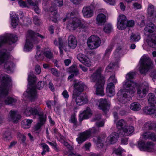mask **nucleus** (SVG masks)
Wrapping results in <instances>:
<instances>
[{"mask_svg": "<svg viewBox=\"0 0 156 156\" xmlns=\"http://www.w3.org/2000/svg\"><path fill=\"white\" fill-rule=\"evenodd\" d=\"M88 47L91 49H96L99 47L101 43V40L97 36L92 35L88 39L87 41Z\"/></svg>", "mask_w": 156, "mask_h": 156, "instance_id": "nucleus-11", "label": "nucleus"}, {"mask_svg": "<svg viewBox=\"0 0 156 156\" xmlns=\"http://www.w3.org/2000/svg\"><path fill=\"white\" fill-rule=\"evenodd\" d=\"M130 108L132 110L138 111L141 109V106L139 103L134 102L131 104L130 105Z\"/></svg>", "mask_w": 156, "mask_h": 156, "instance_id": "nucleus-35", "label": "nucleus"}, {"mask_svg": "<svg viewBox=\"0 0 156 156\" xmlns=\"http://www.w3.org/2000/svg\"><path fill=\"white\" fill-rule=\"evenodd\" d=\"M51 73L54 76H58L59 75V73L58 70L55 68H51L50 69Z\"/></svg>", "mask_w": 156, "mask_h": 156, "instance_id": "nucleus-50", "label": "nucleus"}, {"mask_svg": "<svg viewBox=\"0 0 156 156\" xmlns=\"http://www.w3.org/2000/svg\"><path fill=\"white\" fill-rule=\"evenodd\" d=\"M8 119L10 121L15 122L20 118V116L16 114V112L11 111L8 116Z\"/></svg>", "mask_w": 156, "mask_h": 156, "instance_id": "nucleus-25", "label": "nucleus"}, {"mask_svg": "<svg viewBox=\"0 0 156 156\" xmlns=\"http://www.w3.org/2000/svg\"><path fill=\"white\" fill-rule=\"evenodd\" d=\"M146 129H154L156 130V125L154 122L152 121H149L146 122L144 125Z\"/></svg>", "mask_w": 156, "mask_h": 156, "instance_id": "nucleus-34", "label": "nucleus"}, {"mask_svg": "<svg viewBox=\"0 0 156 156\" xmlns=\"http://www.w3.org/2000/svg\"><path fill=\"white\" fill-rule=\"evenodd\" d=\"M92 112L90 109L88 107L83 111L82 113H80L79 117L80 121H82L84 119H87L91 116Z\"/></svg>", "mask_w": 156, "mask_h": 156, "instance_id": "nucleus-22", "label": "nucleus"}, {"mask_svg": "<svg viewBox=\"0 0 156 156\" xmlns=\"http://www.w3.org/2000/svg\"><path fill=\"white\" fill-rule=\"evenodd\" d=\"M33 41H34V43H36L27 34V36L26 37V42L24 47V50L25 51H29L32 49L33 47Z\"/></svg>", "mask_w": 156, "mask_h": 156, "instance_id": "nucleus-19", "label": "nucleus"}, {"mask_svg": "<svg viewBox=\"0 0 156 156\" xmlns=\"http://www.w3.org/2000/svg\"><path fill=\"white\" fill-rule=\"evenodd\" d=\"M123 151H124V150H122L120 147L118 148L117 149L115 150L114 151V152L116 154L118 155L119 156H121V153Z\"/></svg>", "mask_w": 156, "mask_h": 156, "instance_id": "nucleus-64", "label": "nucleus"}, {"mask_svg": "<svg viewBox=\"0 0 156 156\" xmlns=\"http://www.w3.org/2000/svg\"><path fill=\"white\" fill-rule=\"evenodd\" d=\"M121 49L122 48L121 46L118 47L117 48L115 51L114 53V55L115 57L117 58H119L120 51L121 50Z\"/></svg>", "mask_w": 156, "mask_h": 156, "instance_id": "nucleus-49", "label": "nucleus"}, {"mask_svg": "<svg viewBox=\"0 0 156 156\" xmlns=\"http://www.w3.org/2000/svg\"><path fill=\"white\" fill-rule=\"evenodd\" d=\"M106 16L102 13L99 14L96 17V23L99 25H102L106 21Z\"/></svg>", "mask_w": 156, "mask_h": 156, "instance_id": "nucleus-23", "label": "nucleus"}, {"mask_svg": "<svg viewBox=\"0 0 156 156\" xmlns=\"http://www.w3.org/2000/svg\"><path fill=\"white\" fill-rule=\"evenodd\" d=\"M115 86L112 83H108L106 88V91L108 96L111 97L114 96L115 94Z\"/></svg>", "mask_w": 156, "mask_h": 156, "instance_id": "nucleus-24", "label": "nucleus"}, {"mask_svg": "<svg viewBox=\"0 0 156 156\" xmlns=\"http://www.w3.org/2000/svg\"><path fill=\"white\" fill-rule=\"evenodd\" d=\"M119 135L118 133H112L108 137L107 140L110 144H113L117 141Z\"/></svg>", "mask_w": 156, "mask_h": 156, "instance_id": "nucleus-28", "label": "nucleus"}, {"mask_svg": "<svg viewBox=\"0 0 156 156\" xmlns=\"http://www.w3.org/2000/svg\"><path fill=\"white\" fill-rule=\"evenodd\" d=\"M148 103L150 105L148 107H145L143 109L144 112L147 114H151L156 112V97L154 94L149 93L147 96Z\"/></svg>", "mask_w": 156, "mask_h": 156, "instance_id": "nucleus-7", "label": "nucleus"}, {"mask_svg": "<svg viewBox=\"0 0 156 156\" xmlns=\"http://www.w3.org/2000/svg\"><path fill=\"white\" fill-rule=\"evenodd\" d=\"M134 24V22L133 20H130L129 21H127L126 23V27H132L133 26Z\"/></svg>", "mask_w": 156, "mask_h": 156, "instance_id": "nucleus-62", "label": "nucleus"}, {"mask_svg": "<svg viewBox=\"0 0 156 156\" xmlns=\"http://www.w3.org/2000/svg\"><path fill=\"white\" fill-rule=\"evenodd\" d=\"M113 28L112 25L108 23L106 24L104 28V31L106 33H109L112 32Z\"/></svg>", "mask_w": 156, "mask_h": 156, "instance_id": "nucleus-42", "label": "nucleus"}, {"mask_svg": "<svg viewBox=\"0 0 156 156\" xmlns=\"http://www.w3.org/2000/svg\"><path fill=\"white\" fill-rule=\"evenodd\" d=\"M18 3L20 6L22 8L26 7H27L29 8L28 7V4H29V3L27 2V3L26 2H24L22 0H20L19 1Z\"/></svg>", "mask_w": 156, "mask_h": 156, "instance_id": "nucleus-55", "label": "nucleus"}, {"mask_svg": "<svg viewBox=\"0 0 156 156\" xmlns=\"http://www.w3.org/2000/svg\"><path fill=\"white\" fill-rule=\"evenodd\" d=\"M140 35L132 33L130 36V40L133 41H138L140 39Z\"/></svg>", "mask_w": 156, "mask_h": 156, "instance_id": "nucleus-43", "label": "nucleus"}, {"mask_svg": "<svg viewBox=\"0 0 156 156\" xmlns=\"http://www.w3.org/2000/svg\"><path fill=\"white\" fill-rule=\"evenodd\" d=\"M1 84L0 85V94L6 95L8 93L9 86L11 81L8 75L3 74L1 75Z\"/></svg>", "mask_w": 156, "mask_h": 156, "instance_id": "nucleus-8", "label": "nucleus"}, {"mask_svg": "<svg viewBox=\"0 0 156 156\" xmlns=\"http://www.w3.org/2000/svg\"><path fill=\"white\" fill-rule=\"evenodd\" d=\"M114 46V44L112 43L105 51V56L106 57V59L108 58V55L113 49Z\"/></svg>", "mask_w": 156, "mask_h": 156, "instance_id": "nucleus-41", "label": "nucleus"}, {"mask_svg": "<svg viewBox=\"0 0 156 156\" xmlns=\"http://www.w3.org/2000/svg\"><path fill=\"white\" fill-rule=\"evenodd\" d=\"M28 80L29 84L27 90L23 95L25 97L32 100L36 98L37 94L36 89L33 86L36 80V76L33 74H31L29 75Z\"/></svg>", "mask_w": 156, "mask_h": 156, "instance_id": "nucleus-5", "label": "nucleus"}, {"mask_svg": "<svg viewBox=\"0 0 156 156\" xmlns=\"http://www.w3.org/2000/svg\"><path fill=\"white\" fill-rule=\"evenodd\" d=\"M69 71L70 73H73L76 74L78 73V70L77 68L75 66H71L69 69Z\"/></svg>", "mask_w": 156, "mask_h": 156, "instance_id": "nucleus-51", "label": "nucleus"}, {"mask_svg": "<svg viewBox=\"0 0 156 156\" xmlns=\"http://www.w3.org/2000/svg\"><path fill=\"white\" fill-rule=\"evenodd\" d=\"M49 0H43V8L45 10H47V7L49 3Z\"/></svg>", "mask_w": 156, "mask_h": 156, "instance_id": "nucleus-61", "label": "nucleus"}, {"mask_svg": "<svg viewBox=\"0 0 156 156\" xmlns=\"http://www.w3.org/2000/svg\"><path fill=\"white\" fill-rule=\"evenodd\" d=\"M73 94H80L83 91L85 85L81 82H76L74 81L73 84Z\"/></svg>", "mask_w": 156, "mask_h": 156, "instance_id": "nucleus-13", "label": "nucleus"}, {"mask_svg": "<svg viewBox=\"0 0 156 156\" xmlns=\"http://www.w3.org/2000/svg\"><path fill=\"white\" fill-rule=\"evenodd\" d=\"M98 102L99 103L98 106L99 109H102L105 112L108 110L111 105V103L109 101L106 99H100Z\"/></svg>", "mask_w": 156, "mask_h": 156, "instance_id": "nucleus-17", "label": "nucleus"}, {"mask_svg": "<svg viewBox=\"0 0 156 156\" xmlns=\"http://www.w3.org/2000/svg\"><path fill=\"white\" fill-rule=\"evenodd\" d=\"M16 101V100L11 97H8L5 99V103L6 105L12 104Z\"/></svg>", "mask_w": 156, "mask_h": 156, "instance_id": "nucleus-44", "label": "nucleus"}, {"mask_svg": "<svg viewBox=\"0 0 156 156\" xmlns=\"http://www.w3.org/2000/svg\"><path fill=\"white\" fill-rule=\"evenodd\" d=\"M145 90L140 87H138L137 89V93L139 98H142L146 96L148 92Z\"/></svg>", "mask_w": 156, "mask_h": 156, "instance_id": "nucleus-33", "label": "nucleus"}, {"mask_svg": "<svg viewBox=\"0 0 156 156\" xmlns=\"http://www.w3.org/2000/svg\"><path fill=\"white\" fill-rule=\"evenodd\" d=\"M9 54L4 51H0V64L3 63L8 58Z\"/></svg>", "mask_w": 156, "mask_h": 156, "instance_id": "nucleus-37", "label": "nucleus"}, {"mask_svg": "<svg viewBox=\"0 0 156 156\" xmlns=\"http://www.w3.org/2000/svg\"><path fill=\"white\" fill-rule=\"evenodd\" d=\"M36 58L37 60L41 61L44 59V57L42 55H41L40 53H38L37 51H36Z\"/></svg>", "mask_w": 156, "mask_h": 156, "instance_id": "nucleus-58", "label": "nucleus"}, {"mask_svg": "<svg viewBox=\"0 0 156 156\" xmlns=\"http://www.w3.org/2000/svg\"><path fill=\"white\" fill-rule=\"evenodd\" d=\"M44 54L47 58L49 59H51L53 56V54L50 51H46L44 52Z\"/></svg>", "mask_w": 156, "mask_h": 156, "instance_id": "nucleus-47", "label": "nucleus"}, {"mask_svg": "<svg viewBox=\"0 0 156 156\" xmlns=\"http://www.w3.org/2000/svg\"><path fill=\"white\" fill-rule=\"evenodd\" d=\"M78 94H73V98L74 99L77 105H80L88 102L87 97L85 95L77 96Z\"/></svg>", "mask_w": 156, "mask_h": 156, "instance_id": "nucleus-14", "label": "nucleus"}, {"mask_svg": "<svg viewBox=\"0 0 156 156\" xmlns=\"http://www.w3.org/2000/svg\"><path fill=\"white\" fill-rule=\"evenodd\" d=\"M14 65L13 63L11 62H6L4 65L5 68L7 70L8 73L11 72L12 69Z\"/></svg>", "mask_w": 156, "mask_h": 156, "instance_id": "nucleus-39", "label": "nucleus"}, {"mask_svg": "<svg viewBox=\"0 0 156 156\" xmlns=\"http://www.w3.org/2000/svg\"><path fill=\"white\" fill-rule=\"evenodd\" d=\"M135 73L130 72L126 76V80L123 83L124 90H121L117 93V99L121 103L124 104L127 101L126 98L131 97L136 91V83L130 80L134 78Z\"/></svg>", "mask_w": 156, "mask_h": 156, "instance_id": "nucleus-1", "label": "nucleus"}, {"mask_svg": "<svg viewBox=\"0 0 156 156\" xmlns=\"http://www.w3.org/2000/svg\"><path fill=\"white\" fill-rule=\"evenodd\" d=\"M109 82H111V83H117V80L115 79V76L114 74L112 75L109 77L108 80Z\"/></svg>", "mask_w": 156, "mask_h": 156, "instance_id": "nucleus-60", "label": "nucleus"}, {"mask_svg": "<svg viewBox=\"0 0 156 156\" xmlns=\"http://www.w3.org/2000/svg\"><path fill=\"white\" fill-rule=\"evenodd\" d=\"M28 34L30 37V38L32 39L36 43H37L38 41H36L35 40L36 39V37H39L43 39L44 38V36L38 33L35 34L34 32L31 30H29L28 31Z\"/></svg>", "mask_w": 156, "mask_h": 156, "instance_id": "nucleus-30", "label": "nucleus"}, {"mask_svg": "<svg viewBox=\"0 0 156 156\" xmlns=\"http://www.w3.org/2000/svg\"><path fill=\"white\" fill-rule=\"evenodd\" d=\"M146 42L149 46L156 48V36L154 35L147 36Z\"/></svg>", "mask_w": 156, "mask_h": 156, "instance_id": "nucleus-21", "label": "nucleus"}, {"mask_svg": "<svg viewBox=\"0 0 156 156\" xmlns=\"http://www.w3.org/2000/svg\"><path fill=\"white\" fill-rule=\"evenodd\" d=\"M140 66L139 71L141 73H145L153 67L154 65L153 61L147 55H143L140 61Z\"/></svg>", "mask_w": 156, "mask_h": 156, "instance_id": "nucleus-6", "label": "nucleus"}, {"mask_svg": "<svg viewBox=\"0 0 156 156\" xmlns=\"http://www.w3.org/2000/svg\"><path fill=\"white\" fill-rule=\"evenodd\" d=\"M117 27L118 29L123 30L126 27V23L127 19L124 15H119L117 19Z\"/></svg>", "mask_w": 156, "mask_h": 156, "instance_id": "nucleus-15", "label": "nucleus"}, {"mask_svg": "<svg viewBox=\"0 0 156 156\" xmlns=\"http://www.w3.org/2000/svg\"><path fill=\"white\" fill-rule=\"evenodd\" d=\"M17 136L22 143H25L26 137L24 135L20 133H19L17 134Z\"/></svg>", "mask_w": 156, "mask_h": 156, "instance_id": "nucleus-52", "label": "nucleus"}, {"mask_svg": "<svg viewBox=\"0 0 156 156\" xmlns=\"http://www.w3.org/2000/svg\"><path fill=\"white\" fill-rule=\"evenodd\" d=\"M127 124L126 122L122 119L119 120L117 123V127L119 129H122V131L127 126Z\"/></svg>", "mask_w": 156, "mask_h": 156, "instance_id": "nucleus-36", "label": "nucleus"}, {"mask_svg": "<svg viewBox=\"0 0 156 156\" xmlns=\"http://www.w3.org/2000/svg\"><path fill=\"white\" fill-rule=\"evenodd\" d=\"M24 114L27 116H29L30 115H33L34 117L36 115H38L39 114L37 110L34 108H32L30 106H25L23 110Z\"/></svg>", "mask_w": 156, "mask_h": 156, "instance_id": "nucleus-16", "label": "nucleus"}, {"mask_svg": "<svg viewBox=\"0 0 156 156\" xmlns=\"http://www.w3.org/2000/svg\"><path fill=\"white\" fill-rule=\"evenodd\" d=\"M39 122L37 123L34 126L32 129L33 132L37 134L41 131V127L46 120V117L44 116L43 113H41L39 115Z\"/></svg>", "mask_w": 156, "mask_h": 156, "instance_id": "nucleus-12", "label": "nucleus"}, {"mask_svg": "<svg viewBox=\"0 0 156 156\" xmlns=\"http://www.w3.org/2000/svg\"><path fill=\"white\" fill-rule=\"evenodd\" d=\"M96 124L97 127H93L78 135V137L76 139L78 144H82L90 136L91 134L96 133L99 132V127L104 126V122H98Z\"/></svg>", "mask_w": 156, "mask_h": 156, "instance_id": "nucleus-3", "label": "nucleus"}, {"mask_svg": "<svg viewBox=\"0 0 156 156\" xmlns=\"http://www.w3.org/2000/svg\"><path fill=\"white\" fill-rule=\"evenodd\" d=\"M97 147L99 148H102L103 146V143L102 142V140L101 137H98L97 138Z\"/></svg>", "mask_w": 156, "mask_h": 156, "instance_id": "nucleus-53", "label": "nucleus"}, {"mask_svg": "<svg viewBox=\"0 0 156 156\" xmlns=\"http://www.w3.org/2000/svg\"><path fill=\"white\" fill-rule=\"evenodd\" d=\"M32 122V119H25L22 122L23 127L24 129H28L30 127Z\"/></svg>", "mask_w": 156, "mask_h": 156, "instance_id": "nucleus-38", "label": "nucleus"}, {"mask_svg": "<svg viewBox=\"0 0 156 156\" xmlns=\"http://www.w3.org/2000/svg\"><path fill=\"white\" fill-rule=\"evenodd\" d=\"M73 13H68L67 14L66 17L63 20V22L65 21L66 20L68 21L67 26L68 29L70 30H74L78 27L79 28H85L86 26L81 23V21L80 19L76 17H73Z\"/></svg>", "mask_w": 156, "mask_h": 156, "instance_id": "nucleus-4", "label": "nucleus"}, {"mask_svg": "<svg viewBox=\"0 0 156 156\" xmlns=\"http://www.w3.org/2000/svg\"><path fill=\"white\" fill-rule=\"evenodd\" d=\"M18 38L16 36L9 34L0 36V47L5 43L10 44L15 43L18 40Z\"/></svg>", "mask_w": 156, "mask_h": 156, "instance_id": "nucleus-10", "label": "nucleus"}, {"mask_svg": "<svg viewBox=\"0 0 156 156\" xmlns=\"http://www.w3.org/2000/svg\"><path fill=\"white\" fill-rule=\"evenodd\" d=\"M53 133L54 134L55 136L57 137V138H58V137H59L61 139H63V137L61 136V134L58 133L57 129L55 128L53 129Z\"/></svg>", "mask_w": 156, "mask_h": 156, "instance_id": "nucleus-56", "label": "nucleus"}, {"mask_svg": "<svg viewBox=\"0 0 156 156\" xmlns=\"http://www.w3.org/2000/svg\"><path fill=\"white\" fill-rule=\"evenodd\" d=\"M4 139L5 140H9L12 139L11 133L9 132L5 133L4 136Z\"/></svg>", "mask_w": 156, "mask_h": 156, "instance_id": "nucleus-48", "label": "nucleus"}, {"mask_svg": "<svg viewBox=\"0 0 156 156\" xmlns=\"http://www.w3.org/2000/svg\"><path fill=\"white\" fill-rule=\"evenodd\" d=\"M147 12L148 16L152 18L156 17V11L154 6L151 4L148 5Z\"/></svg>", "mask_w": 156, "mask_h": 156, "instance_id": "nucleus-29", "label": "nucleus"}, {"mask_svg": "<svg viewBox=\"0 0 156 156\" xmlns=\"http://www.w3.org/2000/svg\"><path fill=\"white\" fill-rule=\"evenodd\" d=\"M155 26L153 23L147 25L144 28V34L147 36H149L150 34L153 33L154 30Z\"/></svg>", "mask_w": 156, "mask_h": 156, "instance_id": "nucleus-26", "label": "nucleus"}, {"mask_svg": "<svg viewBox=\"0 0 156 156\" xmlns=\"http://www.w3.org/2000/svg\"><path fill=\"white\" fill-rule=\"evenodd\" d=\"M133 127L132 126H127L123 129L122 130V135L123 136H127L130 135L134 131Z\"/></svg>", "mask_w": 156, "mask_h": 156, "instance_id": "nucleus-31", "label": "nucleus"}, {"mask_svg": "<svg viewBox=\"0 0 156 156\" xmlns=\"http://www.w3.org/2000/svg\"><path fill=\"white\" fill-rule=\"evenodd\" d=\"M115 65L116 64L114 63H110L106 69V71L108 72L110 71V70L112 69Z\"/></svg>", "mask_w": 156, "mask_h": 156, "instance_id": "nucleus-63", "label": "nucleus"}, {"mask_svg": "<svg viewBox=\"0 0 156 156\" xmlns=\"http://www.w3.org/2000/svg\"><path fill=\"white\" fill-rule=\"evenodd\" d=\"M29 4L33 6V8L35 12L37 14L40 12V10L38 6V3L37 2H34L33 0H27Z\"/></svg>", "mask_w": 156, "mask_h": 156, "instance_id": "nucleus-32", "label": "nucleus"}, {"mask_svg": "<svg viewBox=\"0 0 156 156\" xmlns=\"http://www.w3.org/2000/svg\"><path fill=\"white\" fill-rule=\"evenodd\" d=\"M11 16L12 17L11 19V25L14 28H16L17 25L19 22V18L17 16H12L11 15Z\"/></svg>", "mask_w": 156, "mask_h": 156, "instance_id": "nucleus-40", "label": "nucleus"}, {"mask_svg": "<svg viewBox=\"0 0 156 156\" xmlns=\"http://www.w3.org/2000/svg\"><path fill=\"white\" fill-rule=\"evenodd\" d=\"M151 133L146 132L142 135L143 138L145 139H150Z\"/></svg>", "mask_w": 156, "mask_h": 156, "instance_id": "nucleus-59", "label": "nucleus"}, {"mask_svg": "<svg viewBox=\"0 0 156 156\" xmlns=\"http://www.w3.org/2000/svg\"><path fill=\"white\" fill-rule=\"evenodd\" d=\"M138 147L142 151L152 152L155 151V144L153 142L147 141L145 143L141 140L138 141Z\"/></svg>", "mask_w": 156, "mask_h": 156, "instance_id": "nucleus-9", "label": "nucleus"}, {"mask_svg": "<svg viewBox=\"0 0 156 156\" xmlns=\"http://www.w3.org/2000/svg\"><path fill=\"white\" fill-rule=\"evenodd\" d=\"M141 7V5L139 3L135 2L133 4V8L135 10L140 9Z\"/></svg>", "mask_w": 156, "mask_h": 156, "instance_id": "nucleus-57", "label": "nucleus"}, {"mask_svg": "<svg viewBox=\"0 0 156 156\" xmlns=\"http://www.w3.org/2000/svg\"><path fill=\"white\" fill-rule=\"evenodd\" d=\"M78 59L85 66L90 67L91 65V61L87 56L82 53H79L77 55Z\"/></svg>", "mask_w": 156, "mask_h": 156, "instance_id": "nucleus-18", "label": "nucleus"}, {"mask_svg": "<svg viewBox=\"0 0 156 156\" xmlns=\"http://www.w3.org/2000/svg\"><path fill=\"white\" fill-rule=\"evenodd\" d=\"M69 46L72 49L75 48L77 45V41L75 37L73 35H70L68 39Z\"/></svg>", "mask_w": 156, "mask_h": 156, "instance_id": "nucleus-27", "label": "nucleus"}, {"mask_svg": "<svg viewBox=\"0 0 156 156\" xmlns=\"http://www.w3.org/2000/svg\"><path fill=\"white\" fill-rule=\"evenodd\" d=\"M48 12H50V16L52 17L51 15L55 16L57 13V11L55 8H54V7H51L48 10Z\"/></svg>", "mask_w": 156, "mask_h": 156, "instance_id": "nucleus-45", "label": "nucleus"}, {"mask_svg": "<svg viewBox=\"0 0 156 156\" xmlns=\"http://www.w3.org/2000/svg\"><path fill=\"white\" fill-rule=\"evenodd\" d=\"M139 87L145 89V90L147 92H148V90L149 88V85L148 83L146 81L144 82Z\"/></svg>", "mask_w": 156, "mask_h": 156, "instance_id": "nucleus-46", "label": "nucleus"}, {"mask_svg": "<svg viewBox=\"0 0 156 156\" xmlns=\"http://www.w3.org/2000/svg\"><path fill=\"white\" fill-rule=\"evenodd\" d=\"M82 13L84 17L90 18L93 16L94 14L93 8L91 6L84 7L83 9Z\"/></svg>", "mask_w": 156, "mask_h": 156, "instance_id": "nucleus-20", "label": "nucleus"}, {"mask_svg": "<svg viewBox=\"0 0 156 156\" xmlns=\"http://www.w3.org/2000/svg\"><path fill=\"white\" fill-rule=\"evenodd\" d=\"M103 69L99 68L91 76L90 81L92 82H96L94 87L96 88L97 95L103 96L105 94L104 91V86L105 83L104 77L102 76Z\"/></svg>", "mask_w": 156, "mask_h": 156, "instance_id": "nucleus-2", "label": "nucleus"}, {"mask_svg": "<svg viewBox=\"0 0 156 156\" xmlns=\"http://www.w3.org/2000/svg\"><path fill=\"white\" fill-rule=\"evenodd\" d=\"M54 44L56 46L59 45V46L62 47L63 45V41L61 37H59L58 39V41L56 40H55L54 41Z\"/></svg>", "mask_w": 156, "mask_h": 156, "instance_id": "nucleus-54", "label": "nucleus"}]
</instances>
